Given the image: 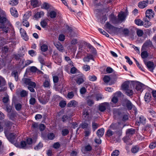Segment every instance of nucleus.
<instances>
[{
    "label": "nucleus",
    "instance_id": "1",
    "mask_svg": "<svg viewBox=\"0 0 156 156\" xmlns=\"http://www.w3.org/2000/svg\"><path fill=\"white\" fill-rule=\"evenodd\" d=\"M49 100L48 97H47L44 94H43L41 96H40L38 98V100L39 102L42 104H45L48 102Z\"/></svg>",
    "mask_w": 156,
    "mask_h": 156
},
{
    "label": "nucleus",
    "instance_id": "2",
    "mask_svg": "<svg viewBox=\"0 0 156 156\" xmlns=\"http://www.w3.org/2000/svg\"><path fill=\"white\" fill-rule=\"evenodd\" d=\"M109 18L110 21L113 24H116L119 23V20L112 13L109 16Z\"/></svg>",
    "mask_w": 156,
    "mask_h": 156
},
{
    "label": "nucleus",
    "instance_id": "3",
    "mask_svg": "<svg viewBox=\"0 0 156 156\" xmlns=\"http://www.w3.org/2000/svg\"><path fill=\"white\" fill-rule=\"evenodd\" d=\"M109 107V103L107 102H105L99 106V109L101 111L104 112L106 108H108Z\"/></svg>",
    "mask_w": 156,
    "mask_h": 156
},
{
    "label": "nucleus",
    "instance_id": "4",
    "mask_svg": "<svg viewBox=\"0 0 156 156\" xmlns=\"http://www.w3.org/2000/svg\"><path fill=\"white\" fill-rule=\"evenodd\" d=\"M44 78L45 80L43 83V86L44 87L49 88L50 87V80L48 76H46Z\"/></svg>",
    "mask_w": 156,
    "mask_h": 156
},
{
    "label": "nucleus",
    "instance_id": "5",
    "mask_svg": "<svg viewBox=\"0 0 156 156\" xmlns=\"http://www.w3.org/2000/svg\"><path fill=\"white\" fill-rule=\"evenodd\" d=\"M146 16L149 19L152 18L154 15V12L151 9H148L146 11Z\"/></svg>",
    "mask_w": 156,
    "mask_h": 156
},
{
    "label": "nucleus",
    "instance_id": "6",
    "mask_svg": "<svg viewBox=\"0 0 156 156\" xmlns=\"http://www.w3.org/2000/svg\"><path fill=\"white\" fill-rule=\"evenodd\" d=\"M54 44L60 51L63 52L65 51L63 47L59 42L54 43Z\"/></svg>",
    "mask_w": 156,
    "mask_h": 156
},
{
    "label": "nucleus",
    "instance_id": "7",
    "mask_svg": "<svg viewBox=\"0 0 156 156\" xmlns=\"http://www.w3.org/2000/svg\"><path fill=\"white\" fill-rule=\"evenodd\" d=\"M148 3V1H142L140 2L138 5V7L141 9H143L147 6Z\"/></svg>",
    "mask_w": 156,
    "mask_h": 156
},
{
    "label": "nucleus",
    "instance_id": "8",
    "mask_svg": "<svg viewBox=\"0 0 156 156\" xmlns=\"http://www.w3.org/2000/svg\"><path fill=\"white\" fill-rule=\"evenodd\" d=\"M144 85L140 82H138L136 84L135 89L137 91L141 92L143 90L142 88Z\"/></svg>",
    "mask_w": 156,
    "mask_h": 156
},
{
    "label": "nucleus",
    "instance_id": "9",
    "mask_svg": "<svg viewBox=\"0 0 156 156\" xmlns=\"http://www.w3.org/2000/svg\"><path fill=\"white\" fill-rule=\"evenodd\" d=\"M118 20L119 22L125 20L126 16H125V13L123 12H121L118 15Z\"/></svg>",
    "mask_w": 156,
    "mask_h": 156
},
{
    "label": "nucleus",
    "instance_id": "10",
    "mask_svg": "<svg viewBox=\"0 0 156 156\" xmlns=\"http://www.w3.org/2000/svg\"><path fill=\"white\" fill-rule=\"evenodd\" d=\"M15 134L13 133H11L8 136V139L9 141L12 143H14L15 142L16 138Z\"/></svg>",
    "mask_w": 156,
    "mask_h": 156
},
{
    "label": "nucleus",
    "instance_id": "11",
    "mask_svg": "<svg viewBox=\"0 0 156 156\" xmlns=\"http://www.w3.org/2000/svg\"><path fill=\"white\" fill-rule=\"evenodd\" d=\"M146 64L148 69L151 72H153L154 68L153 63L150 61H148Z\"/></svg>",
    "mask_w": 156,
    "mask_h": 156
},
{
    "label": "nucleus",
    "instance_id": "12",
    "mask_svg": "<svg viewBox=\"0 0 156 156\" xmlns=\"http://www.w3.org/2000/svg\"><path fill=\"white\" fill-rule=\"evenodd\" d=\"M126 106L129 110H131L134 106L130 101L127 99L125 100Z\"/></svg>",
    "mask_w": 156,
    "mask_h": 156
},
{
    "label": "nucleus",
    "instance_id": "13",
    "mask_svg": "<svg viewBox=\"0 0 156 156\" xmlns=\"http://www.w3.org/2000/svg\"><path fill=\"white\" fill-rule=\"evenodd\" d=\"M153 46L152 42L149 40L146 41L143 45V48H145Z\"/></svg>",
    "mask_w": 156,
    "mask_h": 156
},
{
    "label": "nucleus",
    "instance_id": "14",
    "mask_svg": "<svg viewBox=\"0 0 156 156\" xmlns=\"http://www.w3.org/2000/svg\"><path fill=\"white\" fill-rule=\"evenodd\" d=\"M10 12L12 15L14 17H16L18 16V14L16 9L14 7H12L10 9Z\"/></svg>",
    "mask_w": 156,
    "mask_h": 156
},
{
    "label": "nucleus",
    "instance_id": "15",
    "mask_svg": "<svg viewBox=\"0 0 156 156\" xmlns=\"http://www.w3.org/2000/svg\"><path fill=\"white\" fill-rule=\"evenodd\" d=\"M48 20L47 19H45L41 20L40 22L41 25L43 28H46L48 26Z\"/></svg>",
    "mask_w": 156,
    "mask_h": 156
},
{
    "label": "nucleus",
    "instance_id": "16",
    "mask_svg": "<svg viewBox=\"0 0 156 156\" xmlns=\"http://www.w3.org/2000/svg\"><path fill=\"white\" fill-rule=\"evenodd\" d=\"M135 130L134 129L131 128L128 129L126 131V134L128 136L132 135L135 133Z\"/></svg>",
    "mask_w": 156,
    "mask_h": 156
},
{
    "label": "nucleus",
    "instance_id": "17",
    "mask_svg": "<svg viewBox=\"0 0 156 156\" xmlns=\"http://www.w3.org/2000/svg\"><path fill=\"white\" fill-rule=\"evenodd\" d=\"M104 129L103 128H101L98 129L97 132V135L100 138L102 137L104 134Z\"/></svg>",
    "mask_w": 156,
    "mask_h": 156
},
{
    "label": "nucleus",
    "instance_id": "18",
    "mask_svg": "<svg viewBox=\"0 0 156 156\" xmlns=\"http://www.w3.org/2000/svg\"><path fill=\"white\" fill-rule=\"evenodd\" d=\"M78 105V103L75 100H72L69 102L67 104L68 107H75Z\"/></svg>",
    "mask_w": 156,
    "mask_h": 156
},
{
    "label": "nucleus",
    "instance_id": "19",
    "mask_svg": "<svg viewBox=\"0 0 156 156\" xmlns=\"http://www.w3.org/2000/svg\"><path fill=\"white\" fill-rule=\"evenodd\" d=\"M144 21L143 25L145 27H148L151 25V23L148 20L144 19Z\"/></svg>",
    "mask_w": 156,
    "mask_h": 156
},
{
    "label": "nucleus",
    "instance_id": "20",
    "mask_svg": "<svg viewBox=\"0 0 156 156\" xmlns=\"http://www.w3.org/2000/svg\"><path fill=\"white\" fill-rule=\"evenodd\" d=\"M105 27L107 29L113 30L116 28L115 27L112 25L108 22H107L105 25Z\"/></svg>",
    "mask_w": 156,
    "mask_h": 156
},
{
    "label": "nucleus",
    "instance_id": "21",
    "mask_svg": "<svg viewBox=\"0 0 156 156\" xmlns=\"http://www.w3.org/2000/svg\"><path fill=\"white\" fill-rule=\"evenodd\" d=\"M0 29L2 30L3 32L6 34L8 33L9 30V27L7 26H5L4 25H2L0 26Z\"/></svg>",
    "mask_w": 156,
    "mask_h": 156
},
{
    "label": "nucleus",
    "instance_id": "22",
    "mask_svg": "<svg viewBox=\"0 0 156 156\" xmlns=\"http://www.w3.org/2000/svg\"><path fill=\"white\" fill-rule=\"evenodd\" d=\"M114 117L115 119L117 118H120L122 116V115L121 114V113H120L118 110H116L114 111Z\"/></svg>",
    "mask_w": 156,
    "mask_h": 156
},
{
    "label": "nucleus",
    "instance_id": "23",
    "mask_svg": "<svg viewBox=\"0 0 156 156\" xmlns=\"http://www.w3.org/2000/svg\"><path fill=\"white\" fill-rule=\"evenodd\" d=\"M151 98V95L150 93H146L144 97L145 101L149 102L150 101Z\"/></svg>",
    "mask_w": 156,
    "mask_h": 156
},
{
    "label": "nucleus",
    "instance_id": "24",
    "mask_svg": "<svg viewBox=\"0 0 156 156\" xmlns=\"http://www.w3.org/2000/svg\"><path fill=\"white\" fill-rule=\"evenodd\" d=\"M48 16L52 19L55 18L57 15V13L55 11H51L48 13Z\"/></svg>",
    "mask_w": 156,
    "mask_h": 156
},
{
    "label": "nucleus",
    "instance_id": "25",
    "mask_svg": "<svg viewBox=\"0 0 156 156\" xmlns=\"http://www.w3.org/2000/svg\"><path fill=\"white\" fill-rule=\"evenodd\" d=\"M129 83L127 82H124L122 85V87L123 90L126 91L129 89Z\"/></svg>",
    "mask_w": 156,
    "mask_h": 156
},
{
    "label": "nucleus",
    "instance_id": "26",
    "mask_svg": "<svg viewBox=\"0 0 156 156\" xmlns=\"http://www.w3.org/2000/svg\"><path fill=\"white\" fill-rule=\"evenodd\" d=\"M0 22L2 24L8 23V21L6 17L5 16L1 17L0 15Z\"/></svg>",
    "mask_w": 156,
    "mask_h": 156
},
{
    "label": "nucleus",
    "instance_id": "27",
    "mask_svg": "<svg viewBox=\"0 0 156 156\" xmlns=\"http://www.w3.org/2000/svg\"><path fill=\"white\" fill-rule=\"evenodd\" d=\"M31 81L30 79L26 78H23L22 80L23 83L26 85H27Z\"/></svg>",
    "mask_w": 156,
    "mask_h": 156
},
{
    "label": "nucleus",
    "instance_id": "28",
    "mask_svg": "<svg viewBox=\"0 0 156 156\" xmlns=\"http://www.w3.org/2000/svg\"><path fill=\"white\" fill-rule=\"evenodd\" d=\"M44 13L43 11L37 12L34 15L35 18H40L43 16L44 15Z\"/></svg>",
    "mask_w": 156,
    "mask_h": 156
},
{
    "label": "nucleus",
    "instance_id": "29",
    "mask_svg": "<svg viewBox=\"0 0 156 156\" xmlns=\"http://www.w3.org/2000/svg\"><path fill=\"white\" fill-rule=\"evenodd\" d=\"M14 107L16 109L17 111H20L21 109L22 105L20 103H17L15 104Z\"/></svg>",
    "mask_w": 156,
    "mask_h": 156
},
{
    "label": "nucleus",
    "instance_id": "30",
    "mask_svg": "<svg viewBox=\"0 0 156 156\" xmlns=\"http://www.w3.org/2000/svg\"><path fill=\"white\" fill-rule=\"evenodd\" d=\"M31 5L33 6L34 8L38 6V0H31Z\"/></svg>",
    "mask_w": 156,
    "mask_h": 156
},
{
    "label": "nucleus",
    "instance_id": "31",
    "mask_svg": "<svg viewBox=\"0 0 156 156\" xmlns=\"http://www.w3.org/2000/svg\"><path fill=\"white\" fill-rule=\"evenodd\" d=\"M139 150V147L138 146H135L133 147L131 149V151L133 153H137Z\"/></svg>",
    "mask_w": 156,
    "mask_h": 156
},
{
    "label": "nucleus",
    "instance_id": "32",
    "mask_svg": "<svg viewBox=\"0 0 156 156\" xmlns=\"http://www.w3.org/2000/svg\"><path fill=\"white\" fill-rule=\"evenodd\" d=\"M12 76H13L16 81H17L18 79V73L16 71H14L12 72L11 74Z\"/></svg>",
    "mask_w": 156,
    "mask_h": 156
},
{
    "label": "nucleus",
    "instance_id": "33",
    "mask_svg": "<svg viewBox=\"0 0 156 156\" xmlns=\"http://www.w3.org/2000/svg\"><path fill=\"white\" fill-rule=\"evenodd\" d=\"M111 101L114 104L113 105H111L112 106V107H115V104L117 103L118 101V98L115 96H114L112 99Z\"/></svg>",
    "mask_w": 156,
    "mask_h": 156
},
{
    "label": "nucleus",
    "instance_id": "34",
    "mask_svg": "<svg viewBox=\"0 0 156 156\" xmlns=\"http://www.w3.org/2000/svg\"><path fill=\"white\" fill-rule=\"evenodd\" d=\"M20 148H25L27 147V143L24 141H21L20 146Z\"/></svg>",
    "mask_w": 156,
    "mask_h": 156
},
{
    "label": "nucleus",
    "instance_id": "35",
    "mask_svg": "<svg viewBox=\"0 0 156 156\" xmlns=\"http://www.w3.org/2000/svg\"><path fill=\"white\" fill-rule=\"evenodd\" d=\"M5 81L4 78L0 76V87L5 85Z\"/></svg>",
    "mask_w": 156,
    "mask_h": 156
},
{
    "label": "nucleus",
    "instance_id": "36",
    "mask_svg": "<svg viewBox=\"0 0 156 156\" xmlns=\"http://www.w3.org/2000/svg\"><path fill=\"white\" fill-rule=\"evenodd\" d=\"M135 22L138 26H142L143 24V21L139 19L136 20Z\"/></svg>",
    "mask_w": 156,
    "mask_h": 156
},
{
    "label": "nucleus",
    "instance_id": "37",
    "mask_svg": "<svg viewBox=\"0 0 156 156\" xmlns=\"http://www.w3.org/2000/svg\"><path fill=\"white\" fill-rule=\"evenodd\" d=\"M136 33L139 37L142 36L144 34L143 30L140 29H137L136 31Z\"/></svg>",
    "mask_w": 156,
    "mask_h": 156
},
{
    "label": "nucleus",
    "instance_id": "38",
    "mask_svg": "<svg viewBox=\"0 0 156 156\" xmlns=\"http://www.w3.org/2000/svg\"><path fill=\"white\" fill-rule=\"evenodd\" d=\"M41 50L43 52L46 51L48 49V46L45 44H43L41 47Z\"/></svg>",
    "mask_w": 156,
    "mask_h": 156
},
{
    "label": "nucleus",
    "instance_id": "39",
    "mask_svg": "<svg viewBox=\"0 0 156 156\" xmlns=\"http://www.w3.org/2000/svg\"><path fill=\"white\" fill-rule=\"evenodd\" d=\"M9 4L12 6L16 5L18 3V0H12L9 2Z\"/></svg>",
    "mask_w": 156,
    "mask_h": 156
},
{
    "label": "nucleus",
    "instance_id": "40",
    "mask_svg": "<svg viewBox=\"0 0 156 156\" xmlns=\"http://www.w3.org/2000/svg\"><path fill=\"white\" fill-rule=\"evenodd\" d=\"M36 86V83H35V84H34V86H27L28 89L30 90V91L32 92H35V90L34 88H35Z\"/></svg>",
    "mask_w": 156,
    "mask_h": 156
},
{
    "label": "nucleus",
    "instance_id": "41",
    "mask_svg": "<svg viewBox=\"0 0 156 156\" xmlns=\"http://www.w3.org/2000/svg\"><path fill=\"white\" fill-rule=\"evenodd\" d=\"M149 115H151L153 117L156 119V112L154 111L150 110H149Z\"/></svg>",
    "mask_w": 156,
    "mask_h": 156
},
{
    "label": "nucleus",
    "instance_id": "42",
    "mask_svg": "<svg viewBox=\"0 0 156 156\" xmlns=\"http://www.w3.org/2000/svg\"><path fill=\"white\" fill-rule=\"evenodd\" d=\"M22 23L23 25L27 27H28L30 25L29 23L27 20H23Z\"/></svg>",
    "mask_w": 156,
    "mask_h": 156
},
{
    "label": "nucleus",
    "instance_id": "43",
    "mask_svg": "<svg viewBox=\"0 0 156 156\" xmlns=\"http://www.w3.org/2000/svg\"><path fill=\"white\" fill-rule=\"evenodd\" d=\"M140 121L139 122H138L139 123H142L143 124H144L146 122V119L143 116H141L139 117Z\"/></svg>",
    "mask_w": 156,
    "mask_h": 156
},
{
    "label": "nucleus",
    "instance_id": "44",
    "mask_svg": "<svg viewBox=\"0 0 156 156\" xmlns=\"http://www.w3.org/2000/svg\"><path fill=\"white\" fill-rule=\"evenodd\" d=\"M125 94L129 96H132L133 94V92L131 90L128 89L125 91Z\"/></svg>",
    "mask_w": 156,
    "mask_h": 156
},
{
    "label": "nucleus",
    "instance_id": "45",
    "mask_svg": "<svg viewBox=\"0 0 156 156\" xmlns=\"http://www.w3.org/2000/svg\"><path fill=\"white\" fill-rule=\"evenodd\" d=\"M49 8V5L46 2H44L41 6V8L45 9H48Z\"/></svg>",
    "mask_w": 156,
    "mask_h": 156
},
{
    "label": "nucleus",
    "instance_id": "46",
    "mask_svg": "<svg viewBox=\"0 0 156 156\" xmlns=\"http://www.w3.org/2000/svg\"><path fill=\"white\" fill-rule=\"evenodd\" d=\"M28 93L25 90H23L20 92V95L22 97H24L27 96Z\"/></svg>",
    "mask_w": 156,
    "mask_h": 156
},
{
    "label": "nucleus",
    "instance_id": "47",
    "mask_svg": "<svg viewBox=\"0 0 156 156\" xmlns=\"http://www.w3.org/2000/svg\"><path fill=\"white\" fill-rule=\"evenodd\" d=\"M141 57L143 58H147L148 56V55L147 51H144L141 54Z\"/></svg>",
    "mask_w": 156,
    "mask_h": 156
},
{
    "label": "nucleus",
    "instance_id": "48",
    "mask_svg": "<svg viewBox=\"0 0 156 156\" xmlns=\"http://www.w3.org/2000/svg\"><path fill=\"white\" fill-rule=\"evenodd\" d=\"M77 43V40L76 39H72L70 42V47H73V45H75Z\"/></svg>",
    "mask_w": 156,
    "mask_h": 156
},
{
    "label": "nucleus",
    "instance_id": "49",
    "mask_svg": "<svg viewBox=\"0 0 156 156\" xmlns=\"http://www.w3.org/2000/svg\"><path fill=\"white\" fill-rule=\"evenodd\" d=\"M36 99L34 98L31 97L29 100V103L31 105H34L36 103Z\"/></svg>",
    "mask_w": 156,
    "mask_h": 156
},
{
    "label": "nucleus",
    "instance_id": "50",
    "mask_svg": "<svg viewBox=\"0 0 156 156\" xmlns=\"http://www.w3.org/2000/svg\"><path fill=\"white\" fill-rule=\"evenodd\" d=\"M84 82V80L82 77L78 78L76 81V83L79 85L81 84Z\"/></svg>",
    "mask_w": 156,
    "mask_h": 156
},
{
    "label": "nucleus",
    "instance_id": "51",
    "mask_svg": "<svg viewBox=\"0 0 156 156\" xmlns=\"http://www.w3.org/2000/svg\"><path fill=\"white\" fill-rule=\"evenodd\" d=\"M69 131L67 129H63L62 131V134L63 136L67 135L69 133Z\"/></svg>",
    "mask_w": 156,
    "mask_h": 156
},
{
    "label": "nucleus",
    "instance_id": "52",
    "mask_svg": "<svg viewBox=\"0 0 156 156\" xmlns=\"http://www.w3.org/2000/svg\"><path fill=\"white\" fill-rule=\"evenodd\" d=\"M92 127L94 131L99 127V125L94 122H93L92 123Z\"/></svg>",
    "mask_w": 156,
    "mask_h": 156
},
{
    "label": "nucleus",
    "instance_id": "53",
    "mask_svg": "<svg viewBox=\"0 0 156 156\" xmlns=\"http://www.w3.org/2000/svg\"><path fill=\"white\" fill-rule=\"evenodd\" d=\"M87 104L89 106H91L92 105L94 104V102L92 100L89 98H88V99L87 101Z\"/></svg>",
    "mask_w": 156,
    "mask_h": 156
},
{
    "label": "nucleus",
    "instance_id": "54",
    "mask_svg": "<svg viewBox=\"0 0 156 156\" xmlns=\"http://www.w3.org/2000/svg\"><path fill=\"white\" fill-rule=\"evenodd\" d=\"M110 80V78L109 76H105L103 78V80L105 83L108 82Z\"/></svg>",
    "mask_w": 156,
    "mask_h": 156
},
{
    "label": "nucleus",
    "instance_id": "55",
    "mask_svg": "<svg viewBox=\"0 0 156 156\" xmlns=\"http://www.w3.org/2000/svg\"><path fill=\"white\" fill-rule=\"evenodd\" d=\"M118 124L117 123H112L110 126V127L113 129H115L118 128Z\"/></svg>",
    "mask_w": 156,
    "mask_h": 156
},
{
    "label": "nucleus",
    "instance_id": "56",
    "mask_svg": "<svg viewBox=\"0 0 156 156\" xmlns=\"http://www.w3.org/2000/svg\"><path fill=\"white\" fill-rule=\"evenodd\" d=\"M88 78L89 80L92 81H94L97 79V77L94 75L89 76Z\"/></svg>",
    "mask_w": 156,
    "mask_h": 156
},
{
    "label": "nucleus",
    "instance_id": "57",
    "mask_svg": "<svg viewBox=\"0 0 156 156\" xmlns=\"http://www.w3.org/2000/svg\"><path fill=\"white\" fill-rule=\"evenodd\" d=\"M83 114L85 117H88L89 115L88 110L86 109H83Z\"/></svg>",
    "mask_w": 156,
    "mask_h": 156
},
{
    "label": "nucleus",
    "instance_id": "58",
    "mask_svg": "<svg viewBox=\"0 0 156 156\" xmlns=\"http://www.w3.org/2000/svg\"><path fill=\"white\" fill-rule=\"evenodd\" d=\"M66 105V103L65 101H62L59 103V105L61 108H64Z\"/></svg>",
    "mask_w": 156,
    "mask_h": 156
},
{
    "label": "nucleus",
    "instance_id": "59",
    "mask_svg": "<svg viewBox=\"0 0 156 156\" xmlns=\"http://www.w3.org/2000/svg\"><path fill=\"white\" fill-rule=\"evenodd\" d=\"M102 96H103L101 94H96L95 95V98L97 101H98L102 99L103 98Z\"/></svg>",
    "mask_w": 156,
    "mask_h": 156
},
{
    "label": "nucleus",
    "instance_id": "60",
    "mask_svg": "<svg viewBox=\"0 0 156 156\" xmlns=\"http://www.w3.org/2000/svg\"><path fill=\"white\" fill-rule=\"evenodd\" d=\"M119 151L118 150H115L112 154V156H118Z\"/></svg>",
    "mask_w": 156,
    "mask_h": 156
},
{
    "label": "nucleus",
    "instance_id": "61",
    "mask_svg": "<svg viewBox=\"0 0 156 156\" xmlns=\"http://www.w3.org/2000/svg\"><path fill=\"white\" fill-rule=\"evenodd\" d=\"M83 69L85 71H87L89 70L90 69V67L89 65H84L83 67Z\"/></svg>",
    "mask_w": 156,
    "mask_h": 156
},
{
    "label": "nucleus",
    "instance_id": "62",
    "mask_svg": "<svg viewBox=\"0 0 156 156\" xmlns=\"http://www.w3.org/2000/svg\"><path fill=\"white\" fill-rule=\"evenodd\" d=\"M48 139L52 140L54 138L55 136L53 133H51L48 134Z\"/></svg>",
    "mask_w": 156,
    "mask_h": 156
},
{
    "label": "nucleus",
    "instance_id": "63",
    "mask_svg": "<svg viewBox=\"0 0 156 156\" xmlns=\"http://www.w3.org/2000/svg\"><path fill=\"white\" fill-rule=\"evenodd\" d=\"M86 91L87 90L84 87H82L80 90V92L81 94H84Z\"/></svg>",
    "mask_w": 156,
    "mask_h": 156
},
{
    "label": "nucleus",
    "instance_id": "64",
    "mask_svg": "<svg viewBox=\"0 0 156 156\" xmlns=\"http://www.w3.org/2000/svg\"><path fill=\"white\" fill-rule=\"evenodd\" d=\"M149 147L151 149H153L156 147V142L151 143L149 145Z\"/></svg>",
    "mask_w": 156,
    "mask_h": 156
}]
</instances>
